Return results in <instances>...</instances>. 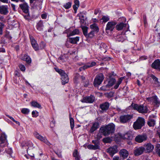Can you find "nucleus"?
I'll return each mask as SVG.
<instances>
[{
    "instance_id": "dca6fc26",
    "label": "nucleus",
    "mask_w": 160,
    "mask_h": 160,
    "mask_svg": "<svg viewBox=\"0 0 160 160\" xmlns=\"http://www.w3.org/2000/svg\"><path fill=\"white\" fill-rule=\"evenodd\" d=\"M153 68L160 71V60L159 59L155 60L151 64Z\"/></svg>"
},
{
    "instance_id": "a211bd4d",
    "label": "nucleus",
    "mask_w": 160,
    "mask_h": 160,
    "mask_svg": "<svg viewBox=\"0 0 160 160\" xmlns=\"http://www.w3.org/2000/svg\"><path fill=\"white\" fill-rule=\"evenodd\" d=\"M30 39L32 44L33 49L35 51L39 50V47L37 41L34 39L32 37H30Z\"/></svg>"
},
{
    "instance_id": "423d86ee",
    "label": "nucleus",
    "mask_w": 160,
    "mask_h": 160,
    "mask_svg": "<svg viewBox=\"0 0 160 160\" xmlns=\"http://www.w3.org/2000/svg\"><path fill=\"white\" fill-rule=\"evenodd\" d=\"M132 117V115L129 114L122 115L120 117V121L121 123H126L129 122Z\"/></svg>"
},
{
    "instance_id": "0eeeda50",
    "label": "nucleus",
    "mask_w": 160,
    "mask_h": 160,
    "mask_svg": "<svg viewBox=\"0 0 160 160\" xmlns=\"http://www.w3.org/2000/svg\"><path fill=\"white\" fill-rule=\"evenodd\" d=\"M34 136L38 139L39 140L43 142L46 144L48 146L50 145V143L47 139L45 137H43L41 135H40L39 133L37 132H35L34 133Z\"/></svg>"
},
{
    "instance_id": "9d476101",
    "label": "nucleus",
    "mask_w": 160,
    "mask_h": 160,
    "mask_svg": "<svg viewBox=\"0 0 160 160\" xmlns=\"http://www.w3.org/2000/svg\"><path fill=\"white\" fill-rule=\"evenodd\" d=\"M22 146L23 149H26V150H30L33 149L32 143L30 141L23 142L22 144Z\"/></svg>"
},
{
    "instance_id": "39448f33",
    "label": "nucleus",
    "mask_w": 160,
    "mask_h": 160,
    "mask_svg": "<svg viewBox=\"0 0 160 160\" xmlns=\"http://www.w3.org/2000/svg\"><path fill=\"white\" fill-rule=\"evenodd\" d=\"M103 79V76L102 73H100L97 75L95 78L93 84L95 87L100 85L102 82Z\"/></svg>"
},
{
    "instance_id": "052dcab7",
    "label": "nucleus",
    "mask_w": 160,
    "mask_h": 160,
    "mask_svg": "<svg viewBox=\"0 0 160 160\" xmlns=\"http://www.w3.org/2000/svg\"><path fill=\"white\" fill-rule=\"evenodd\" d=\"M47 14L46 13H43L41 15V17L43 19H45L47 17Z\"/></svg>"
},
{
    "instance_id": "bf43d9fd",
    "label": "nucleus",
    "mask_w": 160,
    "mask_h": 160,
    "mask_svg": "<svg viewBox=\"0 0 160 160\" xmlns=\"http://www.w3.org/2000/svg\"><path fill=\"white\" fill-rule=\"evenodd\" d=\"M89 67H90L95 66L96 64V63L94 62H92L91 63H88Z\"/></svg>"
},
{
    "instance_id": "ea45409f",
    "label": "nucleus",
    "mask_w": 160,
    "mask_h": 160,
    "mask_svg": "<svg viewBox=\"0 0 160 160\" xmlns=\"http://www.w3.org/2000/svg\"><path fill=\"white\" fill-rule=\"evenodd\" d=\"M149 76L153 79L154 81L157 83L159 82L158 79L154 75L152 74H150L149 75Z\"/></svg>"
},
{
    "instance_id": "5fc2aeb1",
    "label": "nucleus",
    "mask_w": 160,
    "mask_h": 160,
    "mask_svg": "<svg viewBox=\"0 0 160 160\" xmlns=\"http://www.w3.org/2000/svg\"><path fill=\"white\" fill-rule=\"evenodd\" d=\"M55 152L59 158H62L61 152V151H55Z\"/></svg>"
},
{
    "instance_id": "c85d7f7f",
    "label": "nucleus",
    "mask_w": 160,
    "mask_h": 160,
    "mask_svg": "<svg viewBox=\"0 0 160 160\" xmlns=\"http://www.w3.org/2000/svg\"><path fill=\"white\" fill-rule=\"evenodd\" d=\"M126 26V24L123 22H121L117 25L116 28L118 30H122L124 27Z\"/></svg>"
},
{
    "instance_id": "6e6d98bb",
    "label": "nucleus",
    "mask_w": 160,
    "mask_h": 160,
    "mask_svg": "<svg viewBox=\"0 0 160 160\" xmlns=\"http://www.w3.org/2000/svg\"><path fill=\"white\" fill-rule=\"evenodd\" d=\"M19 67L20 70L22 71H24L25 70V66L22 64H20L19 65Z\"/></svg>"
},
{
    "instance_id": "338daca9",
    "label": "nucleus",
    "mask_w": 160,
    "mask_h": 160,
    "mask_svg": "<svg viewBox=\"0 0 160 160\" xmlns=\"http://www.w3.org/2000/svg\"><path fill=\"white\" fill-rule=\"evenodd\" d=\"M156 150H160V144H157L156 145Z\"/></svg>"
},
{
    "instance_id": "6ab92c4d",
    "label": "nucleus",
    "mask_w": 160,
    "mask_h": 160,
    "mask_svg": "<svg viewBox=\"0 0 160 160\" xmlns=\"http://www.w3.org/2000/svg\"><path fill=\"white\" fill-rule=\"evenodd\" d=\"M19 7L22 11L26 13H28L29 12V6L26 3L20 4Z\"/></svg>"
},
{
    "instance_id": "8fccbe9b",
    "label": "nucleus",
    "mask_w": 160,
    "mask_h": 160,
    "mask_svg": "<svg viewBox=\"0 0 160 160\" xmlns=\"http://www.w3.org/2000/svg\"><path fill=\"white\" fill-rule=\"evenodd\" d=\"M7 116L10 119H11L13 122H15L16 124H18L19 125H20V122L18 121H16L12 117L10 116L9 115H7Z\"/></svg>"
},
{
    "instance_id": "3c124183",
    "label": "nucleus",
    "mask_w": 160,
    "mask_h": 160,
    "mask_svg": "<svg viewBox=\"0 0 160 160\" xmlns=\"http://www.w3.org/2000/svg\"><path fill=\"white\" fill-rule=\"evenodd\" d=\"M58 61L60 63L63 62H65V60L63 56H61L59 57L58 59Z\"/></svg>"
},
{
    "instance_id": "2f4dec72",
    "label": "nucleus",
    "mask_w": 160,
    "mask_h": 160,
    "mask_svg": "<svg viewBox=\"0 0 160 160\" xmlns=\"http://www.w3.org/2000/svg\"><path fill=\"white\" fill-rule=\"evenodd\" d=\"M90 28H92L94 31V32H98L99 31V28L95 24H93L90 26Z\"/></svg>"
},
{
    "instance_id": "de8ad7c7",
    "label": "nucleus",
    "mask_w": 160,
    "mask_h": 160,
    "mask_svg": "<svg viewBox=\"0 0 160 160\" xmlns=\"http://www.w3.org/2000/svg\"><path fill=\"white\" fill-rule=\"evenodd\" d=\"M6 153L8 155H7L8 157H10L12 158L13 157H14V156H12V151H5Z\"/></svg>"
},
{
    "instance_id": "a19ab883",
    "label": "nucleus",
    "mask_w": 160,
    "mask_h": 160,
    "mask_svg": "<svg viewBox=\"0 0 160 160\" xmlns=\"http://www.w3.org/2000/svg\"><path fill=\"white\" fill-rule=\"evenodd\" d=\"M143 151H134V154L136 156H138L142 154L143 152Z\"/></svg>"
},
{
    "instance_id": "c03bdc74",
    "label": "nucleus",
    "mask_w": 160,
    "mask_h": 160,
    "mask_svg": "<svg viewBox=\"0 0 160 160\" xmlns=\"http://www.w3.org/2000/svg\"><path fill=\"white\" fill-rule=\"evenodd\" d=\"M29 111V110L26 108H23L21 111V112L24 114H28Z\"/></svg>"
},
{
    "instance_id": "e433bc0d",
    "label": "nucleus",
    "mask_w": 160,
    "mask_h": 160,
    "mask_svg": "<svg viewBox=\"0 0 160 160\" xmlns=\"http://www.w3.org/2000/svg\"><path fill=\"white\" fill-rule=\"evenodd\" d=\"M111 87L109 86V85L108 84L106 85L103 86L100 88V89L103 91H108L109 90V88Z\"/></svg>"
},
{
    "instance_id": "5701e85b",
    "label": "nucleus",
    "mask_w": 160,
    "mask_h": 160,
    "mask_svg": "<svg viewBox=\"0 0 160 160\" xmlns=\"http://www.w3.org/2000/svg\"><path fill=\"white\" fill-rule=\"evenodd\" d=\"M99 124L98 122L94 123L91 128L90 129V132L91 133H93L94 131L97 130L99 128Z\"/></svg>"
},
{
    "instance_id": "a18cd8bd",
    "label": "nucleus",
    "mask_w": 160,
    "mask_h": 160,
    "mask_svg": "<svg viewBox=\"0 0 160 160\" xmlns=\"http://www.w3.org/2000/svg\"><path fill=\"white\" fill-rule=\"evenodd\" d=\"M94 31H91L88 34H87V36L86 37L87 38H92L94 36Z\"/></svg>"
},
{
    "instance_id": "c9c22d12",
    "label": "nucleus",
    "mask_w": 160,
    "mask_h": 160,
    "mask_svg": "<svg viewBox=\"0 0 160 160\" xmlns=\"http://www.w3.org/2000/svg\"><path fill=\"white\" fill-rule=\"evenodd\" d=\"M115 81L116 80L114 78H111L108 82V84L109 85V86L111 87L113 85Z\"/></svg>"
},
{
    "instance_id": "72a5a7b5",
    "label": "nucleus",
    "mask_w": 160,
    "mask_h": 160,
    "mask_svg": "<svg viewBox=\"0 0 160 160\" xmlns=\"http://www.w3.org/2000/svg\"><path fill=\"white\" fill-rule=\"evenodd\" d=\"M23 59L27 63H30L31 62V60L30 58L27 55H25L23 58Z\"/></svg>"
},
{
    "instance_id": "4be33fe9",
    "label": "nucleus",
    "mask_w": 160,
    "mask_h": 160,
    "mask_svg": "<svg viewBox=\"0 0 160 160\" xmlns=\"http://www.w3.org/2000/svg\"><path fill=\"white\" fill-rule=\"evenodd\" d=\"M119 153L120 157L123 159L127 158L128 155V151H120Z\"/></svg>"
},
{
    "instance_id": "412c9836",
    "label": "nucleus",
    "mask_w": 160,
    "mask_h": 160,
    "mask_svg": "<svg viewBox=\"0 0 160 160\" xmlns=\"http://www.w3.org/2000/svg\"><path fill=\"white\" fill-rule=\"evenodd\" d=\"M61 76V80L62 83L64 85L68 83V82L69 79L68 75L65 72L62 74Z\"/></svg>"
},
{
    "instance_id": "cd10ccee",
    "label": "nucleus",
    "mask_w": 160,
    "mask_h": 160,
    "mask_svg": "<svg viewBox=\"0 0 160 160\" xmlns=\"http://www.w3.org/2000/svg\"><path fill=\"white\" fill-rule=\"evenodd\" d=\"M31 105L32 107L34 108H41V106L37 102L32 101L30 102Z\"/></svg>"
},
{
    "instance_id": "7ed1b4c3",
    "label": "nucleus",
    "mask_w": 160,
    "mask_h": 160,
    "mask_svg": "<svg viewBox=\"0 0 160 160\" xmlns=\"http://www.w3.org/2000/svg\"><path fill=\"white\" fill-rule=\"evenodd\" d=\"M145 123V119L139 117L136 121L134 122L133 128L136 130L140 129L144 125Z\"/></svg>"
},
{
    "instance_id": "680f3d73",
    "label": "nucleus",
    "mask_w": 160,
    "mask_h": 160,
    "mask_svg": "<svg viewBox=\"0 0 160 160\" xmlns=\"http://www.w3.org/2000/svg\"><path fill=\"white\" fill-rule=\"evenodd\" d=\"M79 6H78L75 5H74L73 6V9L75 11V12L76 13L78 8Z\"/></svg>"
},
{
    "instance_id": "09e8293b",
    "label": "nucleus",
    "mask_w": 160,
    "mask_h": 160,
    "mask_svg": "<svg viewBox=\"0 0 160 160\" xmlns=\"http://www.w3.org/2000/svg\"><path fill=\"white\" fill-rule=\"evenodd\" d=\"M124 39L122 36L121 35H119L117 36V40L118 42H122L124 41Z\"/></svg>"
},
{
    "instance_id": "e2e57ef3",
    "label": "nucleus",
    "mask_w": 160,
    "mask_h": 160,
    "mask_svg": "<svg viewBox=\"0 0 160 160\" xmlns=\"http://www.w3.org/2000/svg\"><path fill=\"white\" fill-rule=\"evenodd\" d=\"M83 67L84 70H85V69H87L88 68H90L88 63L86 65H84L83 66Z\"/></svg>"
},
{
    "instance_id": "603ef678",
    "label": "nucleus",
    "mask_w": 160,
    "mask_h": 160,
    "mask_svg": "<svg viewBox=\"0 0 160 160\" xmlns=\"http://www.w3.org/2000/svg\"><path fill=\"white\" fill-rule=\"evenodd\" d=\"M118 147L117 145H114L112 147H110L109 148L107 149V150H117Z\"/></svg>"
},
{
    "instance_id": "7c9ffc66",
    "label": "nucleus",
    "mask_w": 160,
    "mask_h": 160,
    "mask_svg": "<svg viewBox=\"0 0 160 160\" xmlns=\"http://www.w3.org/2000/svg\"><path fill=\"white\" fill-rule=\"evenodd\" d=\"M81 28L82 30L83 34L86 37L87 36V34H88V28L86 26H82Z\"/></svg>"
},
{
    "instance_id": "864d4df0",
    "label": "nucleus",
    "mask_w": 160,
    "mask_h": 160,
    "mask_svg": "<svg viewBox=\"0 0 160 160\" xmlns=\"http://www.w3.org/2000/svg\"><path fill=\"white\" fill-rule=\"evenodd\" d=\"M32 117H36L38 115V112L34 111H33L32 112Z\"/></svg>"
},
{
    "instance_id": "20e7f679",
    "label": "nucleus",
    "mask_w": 160,
    "mask_h": 160,
    "mask_svg": "<svg viewBox=\"0 0 160 160\" xmlns=\"http://www.w3.org/2000/svg\"><path fill=\"white\" fill-rule=\"evenodd\" d=\"M7 136L4 133H2L0 135V146L2 147H6L8 145L7 139Z\"/></svg>"
},
{
    "instance_id": "79ce46f5",
    "label": "nucleus",
    "mask_w": 160,
    "mask_h": 160,
    "mask_svg": "<svg viewBox=\"0 0 160 160\" xmlns=\"http://www.w3.org/2000/svg\"><path fill=\"white\" fill-rule=\"evenodd\" d=\"M55 70L56 71L58 72L61 76L63 74H64V73L65 72L64 71L61 69H59L57 68H55Z\"/></svg>"
},
{
    "instance_id": "f03ea898",
    "label": "nucleus",
    "mask_w": 160,
    "mask_h": 160,
    "mask_svg": "<svg viewBox=\"0 0 160 160\" xmlns=\"http://www.w3.org/2000/svg\"><path fill=\"white\" fill-rule=\"evenodd\" d=\"M129 108H132L133 109L142 114L147 113L148 111V109L147 106L143 104L139 105L132 103L129 106Z\"/></svg>"
},
{
    "instance_id": "13d9d810",
    "label": "nucleus",
    "mask_w": 160,
    "mask_h": 160,
    "mask_svg": "<svg viewBox=\"0 0 160 160\" xmlns=\"http://www.w3.org/2000/svg\"><path fill=\"white\" fill-rule=\"evenodd\" d=\"M143 22L145 25L147 23V21L146 16L145 15H144L143 16Z\"/></svg>"
},
{
    "instance_id": "f3484780",
    "label": "nucleus",
    "mask_w": 160,
    "mask_h": 160,
    "mask_svg": "<svg viewBox=\"0 0 160 160\" xmlns=\"http://www.w3.org/2000/svg\"><path fill=\"white\" fill-rule=\"evenodd\" d=\"M132 132L131 131H128L126 133L120 135L121 137L124 139L132 140Z\"/></svg>"
},
{
    "instance_id": "9b49d317",
    "label": "nucleus",
    "mask_w": 160,
    "mask_h": 160,
    "mask_svg": "<svg viewBox=\"0 0 160 160\" xmlns=\"http://www.w3.org/2000/svg\"><path fill=\"white\" fill-rule=\"evenodd\" d=\"M110 106V103L108 102H105L99 105V108L101 109L100 111L101 113L106 112L108 110Z\"/></svg>"
},
{
    "instance_id": "f704fd0d",
    "label": "nucleus",
    "mask_w": 160,
    "mask_h": 160,
    "mask_svg": "<svg viewBox=\"0 0 160 160\" xmlns=\"http://www.w3.org/2000/svg\"><path fill=\"white\" fill-rule=\"evenodd\" d=\"M70 121L71 129L72 130L74 127V122L73 119L71 118V114H69Z\"/></svg>"
},
{
    "instance_id": "473e14b6",
    "label": "nucleus",
    "mask_w": 160,
    "mask_h": 160,
    "mask_svg": "<svg viewBox=\"0 0 160 160\" xmlns=\"http://www.w3.org/2000/svg\"><path fill=\"white\" fill-rule=\"evenodd\" d=\"M124 78V77H122L120 78L118 80V81L116 83V85H115L114 87V88L115 89H117L119 87V85L122 82V80Z\"/></svg>"
},
{
    "instance_id": "aec40b11",
    "label": "nucleus",
    "mask_w": 160,
    "mask_h": 160,
    "mask_svg": "<svg viewBox=\"0 0 160 160\" xmlns=\"http://www.w3.org/2000/svg\"><path fill=\"white\" fill-rule=\"evenodd\" d=\"M8 12V7L7 6L2 5L0 6V13L6 15Z\"/></svg>"
},
{
    "instance_id": "a878e982",
    "label": "nucleus",
    "mask_w": 160,
    "mask_h": 160,
    "mask_svg": "<svg viewBox=\"0 0 160 160\" xmlns=\"http://www.w3.org/2000/svg\"><path fill=\"white\" fill-rule=\"evenodd\" d=\"M73 156L75 160H80L81 159L79 152L78 151H74L73 153Z\"/></svg>"
},
{
    "instance_id": "49530a36",
    "label": "nucleus",
    "mask_w": 160,
    "mask_h": 160,
    "mask_svg": "<svg viewBox=\"0 0 160 160\" xmlns=\"http://www.w3.org/2000/svg\"><path fill=\"white\" fill-rule=\"evenodd\" d=\"M72 3L70 2H68L63 5V7L66 9H68L71 8Z\"/></svg>"
},
{
    "instance_id": "bb28decb",
    "label": "nucleus",
    "mask_w": 160,
    "mask_h": 160,
    "mask_svg": "<svg viewBox=\"0 0 160 160\" xmlns=\"http://www.w3.org/2000/svg\"><path fill=\"white\" fill-rule=\"evenodd\" d=\"M147 123L148 125L150 127L154 126L155 124V121L154 119H152L151 117H149Z\"/></svg>"
},
{
    "instance_id": "1a4fd4ad",
    "label": "nucleus",
    "mask_w": 160,
    "mask_h": 160,
    "mask_svg": "<svg viewBox=\"0 0 160 160\" xmlns=\"http://www.w3.org/2000/svg\"><path fill=\"white\" fill-rule=\"evenodd\" d=\"M147 138V136L145 134H139L135 138V140L138 143H141L146 141Z\"/></svg>"
},
{
    "instance_id": "4c0bfd02",
    "label": "nucleus",
    "mask_w": 160,
    "mask_h": 160,
    "mask_svg": "<svg viewBox=\"0 0 160 160\" xmlns=\"http://www.w3.org/2000/svg\"><path fill=\"white\" fill-rule=\"evenodd\" d=\"M102 141L105 143H110L112 142V139L108 137L104 138Z\"/></svg>"
},
{
    "instance_id": "393cba45",
    "label": "nucleus",
    "mask_w": 160,
    "mask_h": 160,
    "mask_svg": "<svg viewBox=\"0 0 160 160\" xmlns=\"http://www.w3.org/2000/svg\"><path fill=\"white\" fill-rule=\"evenodd\" d=\"M44 26L43 22L40 20L37 23L36 26L37 29L39 31H42Z\"/></svg>"
},
{
    "instance_id": "37998d69",
    "label": "nucleus",
    "mask_w": 160,
    "mask_h": 160,
    "mask_svg": "<svg viewBox=\"0 0 160 160\" xmlns=\"http://www.w3.org/2000/svg\"><path fill=\"white\" fill-rule=\"evenodd\" d=\"M118 151H107V152L112 157L114 154L117 152Z\"/></svg>"
},
{
    "instance_id": "f8f14e48",
    "label": "nucleus",
    "mask_w": 160,
    "mask_h": 160,
    "mask_svg": "<svg viewBox=\"0 0 160 160\" xmlns=\"http://www.w3.org/2000/svg\"><path fill=\"white\" fill-rule=\"evenodd\" d=\"M92 142L93 143L94 145L91 144L88 145L87 146V148L88 149L94 150L99 149V143L98 140H92Z\"/></svg>"
},
{
    "instance_id": "4468645a",
    "label": "nucleus",
    "mask_w": 160,
    "mask_h": 160,
    "mask_svg": "<svg viewBox=\"0 0 160 160\" xmlns=\"http://www.w3.org/2000/svg\"><path fill=\"white\" fill-rule=\"evenodd\" d=\"M147 100L151 101L154 103L156 107H158L160 105V102L158 100V98L156 96H154L152 97L147 98Z\"/></svg>"
},
{
    "instance_id": "6e6552de",
    "label": "nucleus",
    "mask_w": 160,
    "mask_h": 160,
    "mask_svg": "<svg viewBox=\"0 0 160 160\" xmlns=\"http://www.w3.org/2000/svg\"><path fill=\"white\" fill-rule=\"evenodd\" d=\"M95 98L94 95H91L90 96H86L81 100L82 102L86 103H92L95 100Z\"/></svg>"
},
{
    "instance_id": "69168bd1",
    "label": "nucleus",
    "mask_w": 160,
    "mask_h": 160,
    "mask_svg": "<svg viewBox=\"0 0 160 160\" xmlns=\"http://www.w3.org/2000/svg\"><path fill=\"white\" fill-rule=\"evenodd\" d=\"M155 152H153L154 154H157L159 157H160V151H155Z\"/></svg>"
},
{
    "instance_id": "774afa93",
    "label": "nucleus",
    "mask_w": 160,
    "mask_h": 160,
    "mask_svg": "<svg viewBox=\"0 0 160 160\" xmlns=\"http://www.w3.org/2000/svg\"><path fill=\"white\" fill-rule=\"evenodd\" d=\"M113 160H121L118 157L115 156L113 158Z\"/></svg>"
},
{
    "instance_id": "c756f323",
    "label": "nucleus",
    "mask_w": 160,
    "mask_h": 160,
    "mask_svg": "<svg viewBox=\"0 0 160 160\" xmlns=\"http://www.w3.org/2000/svg\"><path fill=\"white\" fill-rule=\"evenodd\" d=\"M79 31L78 29H75L73 30V31L69 33L68 34L67 37H69L71 36H73L75 35L78 34L79 33Z\"/></svg>"
},
{
    "instance_id": "ddd939ff",
    "label": "nucleus",
    "mask_w": 160,
    "mask_h": 160,
    "mask_svg": "<svg viewBox=\"0 0 160 160\" xmlns=\"http://www.w3.org/2000/svg\"><path fill=\"white\" fill-rule=\"evenodd\" d=\"M117 23V22L114 21L108 22L106 25V30H110L111 31H112Z\"/></svg>"
},
{
    "instance_id": "f257e3e1",
    "label": "nucleus",
    "mask_w": 160,
    "mask_h": 160,
    "mask_svg": "<svg viewBox=\"0 0 160 160\" xmlns=\"http://www.w3.org/2000/svg\"><path fill=\"white\" fill-rule=\"evenodd\" d=\"M115 127L113 124L110 123L105 127H101L99 130L100 132L104 136H107L114 132Z\"/></svg>"
},
{
    "instance_id": "0e129e2a",
    "label": "nucleus",
    "mask_w": 160,
    "mask_h": 160,
    "mask_svg": "<svg viewBox=\"0 0 160 160\" xmlns=\"http://www.w3.org/2000/svg\"><path fill=\"white\" fill-rule=\"evenodd\" d=\"M74 5H76L78 6L79 5V2L78 0H74Z\"/></svg>"
},
{
    "instance_id": "2eb2a0df",
    "label": "nucleus",
    "mask_w": 160,
    "mask_h": 160,
    "mask_svg": "<svg viewBox=\"0 0 160 160\" xmlns=\"http://www.w3.org/2000/svg\"><path fill=\"white\" fill-rule=\"evenodd\" d=\"M154 147L150 143L145 144L144 147H142L139 149L136 148L135 150H153Z\"/></svg>"
},
{
    "instance_id": "b1692460",
    "label": "nucleus",
    "mask_w": 160,
    "mask_h": 160,
    "mask_svg": "<svg viewBox=\"0 0 160 160\" xmlns=\"http://www.w3.org/2000/svg\"><path fill=\"white\" fill-rule=\"evenodd\" d=\"M79 37H76L74 38H69L68 39V41L72 44H76L77 42L79 41Z\"/></svg>"
},
{
    "instance_id": "58836bf2",
    "label": "nucleus",
    "mask_w": 160,
    "mask_h": 160,
    "mask_svg": "<svg viewBox=\"0 0 160 160\" xmlns=\"http://www.w3.org/2000/svg\"><path fill=\"white\" fill-rule=\"evenodd\" d=\"M109 17L108 16H103L101 19L103 22H106L109 20Z\"/></svg>"
},
{
    "instance_id": "4d7b16f0",
    "label": "nucleus",
    "mask_w": 160,
    "mask_h": 160,
    "mask_svg": "<svg viewBox=\"0 0 160 160\" xmlns=\"http://www.w3.org/2000/svg\"><path fill=\"white\" fill-rule=\"evenodd\" d=\"M3 26V24L2 23H0V35L2 34V29Z\"/></svg>"
}]
</instances>
